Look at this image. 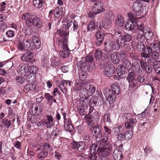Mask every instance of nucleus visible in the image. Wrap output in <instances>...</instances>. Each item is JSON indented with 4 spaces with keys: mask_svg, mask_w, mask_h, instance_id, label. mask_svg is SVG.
Wrapping results in <instances>:
<instances>
[{
    "mask_svg": "<svg viewBox=\"0 0 160 160\" xmlns=\"http://www.w3.org/2000/svg\"><path fill=\"white\" fill-rule=\"evenodd\" d=\"M121 30V59L122 62V65L126 68H128L130 66V62L127 57L128 56V52L131 51V49L129 43L132 40V36L127 33L122 34Z\"/></svg>",
    "mask_w": 160,
    "mask_h": 160,
    "instance_id": "obj_1",
    "label": "nucleus"
},
{
    "mask_svg": "<svg viewBox=\"0 0 160 160\" xmlns=\"http://www.w3.org/2000/svg\"><path fill=\"white\" fill-rule=\"evenodd\" d=\"M22 18L26 21V25L29 27L35 26L38 28H41L42 26V23L41 20L35 15L26 13L22 15ZM23 31L26 35H30L31 33L30 28L27 29L25 28Z\"/></svg>",
    "mask_w": 160,
    "mask_h": 160,
    "instance_id": "obj_2",
    "label": "nucleus"
},
{
    "mask_svg": "<svg viewBox=\"0 0 160 160\" xmlns=\"http://www.w3.org/2000/svg\"><path fill=\"white\" fill-rule=\"evenodd\" d=\"M121 110L122 112H121V121L122 120L125 122L124 124L125 128L127 129L133 128L137 123L136 114L134 113L133 115H132L124 110L122 111V109H121Z\"/></svg>",
    "mask_w": 160,
    "mask_h": 160,
    "instance_id": "obj_3",
    "label": "nucleus"
},
{
    "mask_svg": "<svg viewBox=\"0 0 160 160\" xmlns=\"http://www.w3.org/2000/svg\"><path fill=\"white\" fill-rule=\"evenodd\" d=\"M122 64V60H121V76L127 74L128 72V75L126 79L129 83V85L131 86L132 88L136 87L137 83L136 80L135 79V74L132 70L129 72L131 68V63L130 62V66L128 68H126L124 66H123Z\"/></svg>",
    "mask_w": 160,
    "mask_h": 160,
    "instance_id": "obj_4",
    "label": "nucleus"
},
{
    "mask_svg": "<svg viewBox=\"0 0 160 160\" xmlns=\"http://www.w3.org/2000/svg\"><path fill=\"white\" fill-rule=\"evenodd\" d=\"M137 18L129 19L125 23L123 21L122 17L121 15V28L123 30H127L128 32H133L135 30V24Z\"/></svg>",
    "mask_w": 160,
    "mask_h": 160,
    "instance_id": "obj_5",
    "label": "nucleus"
},
{
    "mask_svg": "<svg viewBox=\"0 0 160 160\" xmlns=\"http://www.w3.org/2000/svg\"><path fill=\"white\" fill-rule=\"evenodd\" d=\"M76 87L78 90L83 89L88 96L92 95L95 91V88L92 86L85 82H80L76 85Z\"/></svg>",
    "mask_w": 160,
    "mask_h": 160,
    "instance_id": "obj_6",
    "label": "nucleus"
},
{
    "mask_svg": "<svg viewBox=\"0 0 160 160\" xmlns=\"http://www.w3.org/2000/svg\"><path fill=\"white\" fill-rule=\"evenodd\" d=\"M103 5L101 2H98L95 3L93 7L92 12L88 14L89 17L92 18L99 13L104 12L105 10L103 7Z\"/></svg>",
    "mask_w": 160,
    "mask_h": 160,
    "instance_id": "obj_7",
    "label": "nucleus"
},
{
    "mask_svg": "<svg viewBox=\"0 0 160 160\" xmlns=\"http://www.w3.org/2000/svg\"><path fill=\"white\" fill-rule=\"evenodd\" d=\"M86 65V63L82 61H79L77 63V67L81 69L79 72V78L81 80H84L87 77L86 69L87 68L85 67Z\"/></svg>",
    "mask_w": 160,
    "mask_h": 160,
    "instance_id": "obj_8",
    "label": "nucleus"
},
{
    "mask_svg": "<svg viewBox=\"0 0 160 160\" xmlns=\"http://www.w3.org/2000/svg\"><path fill=\"white\" fill-rule=\"evenodd\" d=\"M28 40L27 43L28 44V47L27 49H29L30 48L31 49L35 48L39 49L40 46V42L39 41V38L33 36L31 40Z\"/></svg>",
    "mask_w": 160,
    "mask_h": 160,
    "instance_id": "obj_9",
    "label": "nucleus"
},
{
    "mask_svg": "<svg viewBox=\"0 0 160 160\" xmlns=\"http://www.w3.org/2000/svg\"><path fill=\"white\" fill-rule=\"evenodd\" d=\"M29 65L27 64H21L17 68V72L19 75L25 76L28 74Z\"/></svg>",
    "mask_w": 160,
    "mask_h": 160,
    "instance_id": "obj_10",
    "label": "nucleus"
},
{
    "mask_svg": "<svg viewBox=\"0 0 160 160\" xmlns=\"http://www.w3.org/2000/svg\"><path fill=\"white\" fill-rule=\"evenodd\" d=\"M46 118V120H42V123L43 125H45L47 128H51L53 126L54 119L53 117L51 115H47Z\"/></svg>",
    "mask_w": 160,
    "mask_h": 160,
    "instance_id": "obj_11",
    "label": "nucleus"
},
{
    "mask_svg": "<svg viewBox=\"0 0 160 160\" xmlns=\"http://www.w3.org/2000/svg\"><path fill=\"white\" fill-rule=\"evenodd\" d=\"M33 54L31 52H27L23 54L21 57V58L22 61L27 62H33Z\"/></svg>",
    "mask_w": 160,
    "mask_h": 160,
    "instance_id": "obj_12",
    "label": "nucleus"
},
{
    "mask_svg": "<svg viewBox=\"0 0 160 160\" xmlns=\"http://www.w3.org/2000/svg\"><path fill=\"white\" fill-rule=\"evenodd\" d=\"M131 130H129L125 132L124 133L122 132L121 133V142L122 140H123V138L125 140H128L130 139L132 137V132H133L134 128Z\"/></svg>",
    "mask_w": 160,
    "mask_h": 160,
    "instance_id": "obj_13",
    "label": "nucleus"
},
{
    "mask_svg": "<svg viewBox=\"0 0 160 160\" xmlns=\"http://www.w3.org/2000/svg\"><path fill=\"white\" fill-rule=\"evenodd\" d=\"M96 38V43L97 45H100L102 42L104 38V34L103 32L99 31H97L95 34Z\"/></svg>",
    "mask_w": 160,
    "mask_h": 160,
    "instance_id": "obj_14",
    "label": "nucleus"
},
{
    "mask_svg": "<svg viewBox=\"0 0 160 160\" xmlns=\"http://www.w3.org/2000/svg\"><path fill=\"white\" fill-rule=\"evenodd\" d=\"M73 148L79 152L82 151L85 147V144L84 142H80L78 143L73 142L72 143Z\"/></svg>",
    "mask_w": 160,
    "mask_h": 160,
    "instance_id": "obj_15",
    "label": "nucleus"
},
{
    "mask_svg": "<svg viewBox=\"0 0 160 160\" xmlns=\"http://www.w3.org/2000/svg\"><path fill=\"white\" fill-rule=\"evenodd\" d=\"M104 93L107 100L110 103H112L114 101L115 96L114 95L111 93V92L109 90L104 91Z\"/></svg>",
    "mask_w": 160,
    "mask_h": 160,
    "instance_id": "obj_16",
    "label": "nucleus"
},
{
    "mask_svg": "<svg viewBox=\"0 0 160 160\" xmlns=\"http://www.w3.org/2000/svg\"><path fill=\"white\" fill-rule=\"evenodd\" d=\"M150 46L149 45L147 47V49L148 54H151V52L153 51H157L160 50V48L158 45H157L154 43H150Z\"/></svg>",
    "mask_w": 160,
    "mask_h": 160,
    "instance_id": "obj_17",
    "label": "nucleus"
},
{
    "mask_svg": "<svg viewBox=\"0 0 160 160\" xmlns=\"http://www.w3.org/2000/svg\"><path fill=\"white\" fill-rule=\"evenodd\" d=\"M114 71V68L112 65H108L105 69L104 73L107 76L110 77L113 75Z\"/></svg>",
    "mask_w": 160,
    "mask_h": 160,
    "instance_id": "obj_18",
    "label": "nucleus"
},
{
    "mask_svg": "<svg viewBox=\"0 0 160 160\" xmlns=\"http://www.w3.org/2000/svg\"><path fill=\"white\" fill-rule=\"evenodd\" d=\"M135 46L136 47L137 50L138 51H142L145 52L147 49V46L145 45L142 41H141L139 42L136 43Z\"/></svg>",
    "mask_w": 160,
    "mask_h": 160,
    "instance_id": "obj_19",
    "label": "nucleus"
},
{
    "mask_svg": "<svg viewBox=\"0 0 160 160\" xmlns=\"http://www.w3.org/2000/svg\"><path fill=\"white\" fill-rule=\"evenodd\" d=\"M135 20L136 22V23L135 24V29L139 30L143 33L144 32L145 29L143 25L142 24V22L139 21V19L137 18L136 20Z\"/></svg>",
    "mask_w": 160,
    "mask_h": 160,
    "instance_id": "obj_20",
    "label": "nucleus"
},
{
    "mask_svg": "<svg viewBox=\"0 0 160 160\" xmlns=\"http://www.w3.org/2000/svg\"><path fill=\"white\" fill-rule=\"evenodd\" d=\"M39 149L42 151L47 152L48 151H51L52 148L50 144L46 143L41 145Z\"/></svg>",
    "mask_w": 160,
    "mask_h": 160,
    "instance_id": "obj_21",
    "label": "nucleus"
},
{
    "mask_svg": "<svg viewBox=\"0 0 160 160\" xmlns=\"http://www.w3.org/2000/svg\"><path fill=\"white\" fill-rule=\"evenodd\" d=\"M104 44L105 50L107 52H110L113 51V43L112 42H105Z\"/></svg>",
    "mask_w": 160,
    "mask_h": 160,
    "instance_id": "obj_22",
    "label": "nucleus"
},
{
    "mask_svg": "<svg viewBox=\"0 0 160 160\" xmlns=\"http://www.w3.org/2000/svg\"><path fill=\"white\" fill-rule=\"evenodd\" d=\"M25 88L27 91H36L38 87L36 84H28L25 86Z\"/></svg>",
    "mask_w": 160,
    "mask_h": 160,
    "instance_id": "obj_23",
    "label": "nucleus"
},
{
    "mask_svg": "<svg viewBox=\"0 0 160 160\" xmlns=\"http://www.w3.org/2000/svg\"><path fill=\"white\" fill-rule=\"evenodd\" d=\"M111 59L113 63L115 64H118L119 63V57L118 55L115 53H113L112 54Z\"/></svg>",
    "mask_w": 160,
    "mask_h": 160,
    "instance_id": "obj_24",
    "label": "nucleus"
},
{
    "mask_svg": "<svg viewBox=\"0 0 160 160\" xmlns=\"http://www.w3.org/2000/svg\"><path fill=\"white\" fill-rule=\"evenodd\" d=\"M101 127L100 126L98 125L96 127H94L92 131V133L93 135H95L97 134V135H99V138H101L102 134L100 132V130Z\"/></svg>",
    "mask_w": 160,
    "mask_h": 160,
    "instance_id": "obj_25",
    "label": "nucleus"
},
{
    "mask_svg": "<svg viewBox=\"0 0 160 160\" xmlns=\"http://www.w3.org/2000/svg\"><path fill=\"white\" fill-rule=\"evenodd\" d=\"M32 112L33 114L35 115H38L40 114L41 112L40 107L37 105H33L32 106Z\"/></svg>",
    "mask_w": 160,
    "mask_h": 160,
    "instance_id": "obj_26",
    "label": "nucleus"
},
{
    "mask_svg": "<svg viewBox=\"0 0 160 160\" xmlns=\"http://www.w3.org/2000/svg\"><path fill=\"white\" fill-rule=\"evenodd\" d=\"M28 40H26L24 41L23 43L20 41L19 42L18 46L20 50L22 51L25 48H27V47H28V44L27 43V42H28Z\"/></svg>",
    "mask_w": 160,
    "mask_h": 160,
    "instance_id": "obj_27",
    "label": "nucleus"
},
{
    "mask_svg": "<svg viewBox=\"0 0 160 160\" xmlns=\"http://www.w3.org/2000/svg\"><path fill=\"white\" fill-rule=\"evenodd\" d=\"M152 66L155 72L160 69V60H154L152 62Z\"/></svg>",
    "mask_w": 160,
    "mask_h": 160,
    "instance_id": "obj_28",
    "label": "nucleus"
},
{
    "mask_svg": "<svg viewBox=\"0 0 160 160\" xmlns=\"http://www.w3.org/2000/svg\"><path fill=\"white\" fill-rule=\"evenodd\" d=\"M85 119L88 122V125L90 129H92L94 127L95 124L92 122V118L88 116H86L85 117Z\"/></svg>",
    "mask_w": 160,
    "mask_h": 160,
    "instance_id": "obj_29",
    "label": "nucleus"
},
{
    "mask_svg": "<svg viewBox=\"0 0 160 160\" xmlns=\"http://www.w3.org/2000/svg\"><path fill=\"white\" fill-rule=\"evenodd\" d=\"M43 1L42 0H33V4L37 8H39L42 6Z\"/></svg>",
    "mask_w": 160,
    "mask_h": 160,
    "instance_id": "obj_30",
    "label": "nucleus"
},
{
    "mask_svg": "<svg viewBox=\"0 0 160 160\" xmlns=\"http://www.w3.org/2000/svg\"><path fill=\"white\" fill-rule=\"evenodd\" d=\"M109 146V144H107L104 147L101 149V152L104 155H108V154H109V153H108L109 152L107 151V150H109L110 149Z\"/></svg>",
    "mask_w": 160,
    "mask_h": 160,
    "instance_id": "obj_31",
    "label": "nucleus"
},
{
    "mask_svg": "<svg viewBox=\"0 0 160 160\" xmlns=\"http://www.w3.org/2000/svg\"><path fill=\"white\" fill-rule=\"evenodd\" d=\"M71 81L67 80H62L61 82V85L63 86L64 88L65 89H66L68 87L71 86Z\"/></svg>",
    "mask_w": 160,
    "mask_h": 160,
    "instance_id": "obj_32",
    "label": "nucleus"
},
{
    "mask_svg": "<svg viewBox=\"0 0 160 160\" xmlns=\"http://www.w3.org/2000/svg\"><path fill=\"white\" fill-rule=\"evenodd\" d=\"M151 58L153 60L157 61L159 59L160 54L159 52L153 51L151 52Z\"/></svg>",
    "mask_w": 160,
    "mask_h": 160,
    "instance_id": "obj_33",
    "label": "nucleus"
},
{
    "mask_svg": "<svg viewBox=\"0 0 160 160\" xmlns=\"http://www.w3.org/2000/svg\"><path fill=\"white\" fill-rule=\"evenodd\" d=\"M28 71V74L30 73L34 74L38 72V69L35 66H32L31 67H29V66Z\"/></svg>",
    "mask_w": 160,
    "mask_h": 160,
    "instance_id": "obj_34",
    "label": "nucleus"
},
{
    "mask_svg": "<svg viewBox=\"0 0 160 160\" xmlns=\"http://www.w3.org/2000/svg\"><path fill=\"white\" fill-rule=\"evenodd\" d=\"M102 52L100 48L97 49L95 51V57L96 59H99L100 58L102 55Z\"/></svg>",
    "mask_w": 160,
    "mask_h": 160,
    "instance_id": "obj_35",
    "label": "nucleus"
},
{
    "mask_svg": "<svg viewBox=\"0 0 160 160\" xmlns=\"http://www.w3.org/2000/svg\"><path fill=\"white\" fill-rule=\"evenodd\" d=\"M69 54V52L68 50H62L60 52V56L63 58H66L68 57Z\"/></svg>",
    "mask_w": 160,
    "mask_h": 160,
    "instance_id": "obj_36",
    "label": "nucleus"
},
{
    "mask_svg": "<svg viewBox=\"0 0 160 160\" xmlns=\"http://www.w3.org/2000/svg\"><path fill=\"white\" fill-rule=\"evenodd\" d=\"M26 78L27 80L30 82H33L35 78V74L29 73L28 75Z\"/></svg>",
    "mask_w": 160,
    "mask_h": 160,
    "instance_id": "obj_37",
    "label": "nucleus"
},
{
    "mask_svg": "<svg viewBox=\"0 0 160 160\" xmlns=\"http://www.w3.org/2000/svg\"><path fill=\"white\" fill-rule=\"evenodd\" d=\"M58 34L62 37H65L64 38H66V37L68 34V31L64 30H63L60 29L59 31H58Z\"/></svg>",
    "mask_w": 160,
    "mask_h": 160,
    "instance_id": "obj_38",
    "label": "nucleus"
},
{
    "mask_svg": "<svg viewBox=\"0 0 160 160\" xmlns=\"http://www.w3.org/2000/svg\"><path fill=\"white\" fill-rule=\"evenodd\" d=\"M47 155L48 152H47L42 151L38 154V157L39 159L42 160L47 156Z\"/></svg>",
    "mask_w": 160,
    "mask_h": 160,
    "instance_id": "obj_39",
    "label": "nucleus"
},
{
    "mask_svg": "<svg viewBox=\"0 0 160 160\" xmlns=\"http://www.w3.org/2000/svg\"><path fill=\"white\" fill-rule=\"evenodd\" d=\"M95 27V23L94 21L90 22L88 25V30L92 31Z\"/></svg>",
    "mask_w": 160,
    "mask_h": 160,
    "instance_id": "obj_40",
    "label": "nucleus"
},
{
    "mask_svg": "<svg viewBox=\"0 0 160 160\" xmlns=\"http://www.w3.org/2000/svg\"><path fill=\"white\" fill-rule=\"evenodd\" d=\"M95 64L93 62L88 63V64L86 65L85 67L87 68L86 69V71L88 69L89 72L92 71L94 68Z\"/></svg>",
    "mask_w": 160,
    "mask_h": 160,
    "instance_id": "obj_41",
    "label": "nucleus"
},
{
    "mask_svg": "<svg viewBox=\"0 0 160 160\" xmlns=\"http://www.w3.org/2000/svg\"><path fill=\"white\" fill-rule=\"evenodd\" d=\"M113 92L116 94H119L120 92V89L116 85L114 84L112 86Z\"/></svg>",
    "mask_w": 160,
    "mask_h": 160,
    "instance_id": "obj_42",
    "label": "nucleus"
},
{
    "mask_svg": "<svg viewBox=\"0 0 160 160\" xmlns=\"http://www.w3.org/2000/svg\"><path fill=\"white\" fill-rule=\"evenodd\" d=\"M148 114V112L146 109L145 110L140 114H138L137 115L138 118H142L145 116H146Z\"/></svg>",
    "mask_w": 160,
    "mask_h": 160,
    "instance_id": "obj_43",
    "label": "nucleus"
},
{
    "mask_svg": "<svg viewBox=\"0 0 160 160\" xmlns=\"http://www.w3.org/2000/svg\"><path fill=\"white\" fill-rule=\"evenodd\" d=\"M153 68L151 65L148 64V66L146 68V69L145 70L146 72L148 75L149 74L151 73L152 72Z\"/></svg>",
    "mask_w": 160,
    "mask_h": 160,
    "instance_id": "obj_44",
    "label": "nucleus"
},
{
    "mask_svg": "<svg viewBox=\"0 0 160 160\" xmlns=\"http://www.w3.org/2000/svg\"><path fill=\"white\" fill-rule=\"evenodd\" d=\"M2 123L4 126L6 128H8L11 125L10 122L6 118L3 120Z\"/></svg>",
    "mask_w": 160,
    "mask_h": 160,
    "instance_id": "obj_45",
    "label": "nucleus"
},
{
    "mask_svg": "<svg viewBox=\"0 0 160 160\" xmlns=\"http://www.w3.org/2000/svg\"><path fill=\"white\" fill-rule=\"evenodd\" d=\"M113 156L115 160H120V158H119L120 154L118 151L117 150H114L113 151Z\"/></svg>",
    "mask_w": 160,
    "mask_h": 160,
    "instance_id": "obj_46",
    "label": "nucleus"
},
{
    "mask_svg": "<svg viewBox=\"0 0 160 160\" xmlns=\"http://www.w3.org/2000/svg\"><path fill=\"white\" fill-rule=\"evenodd\" d=\"M51 61V65L53 67H56V66H58L60 65L58 61V60H55L54 59L52 58Z\"/></svg>",
    "mask_w": 160,
    "mask_h": 160,
    "instance_id": "obj_47",
    "label": "nucleus"
},
{
    "mask_svg": "<svg viewBox=\"0 0 160 160\" xmlns=\"http://www.w3.org/2000/svg\"><path fill=\"white\" fill-rule=\"evenodd\" d=\"M62 10L63 8H60L58 11H57L56 13L54 14V16L55 18H58L62 14Z\"/></svg>",
    "mask_w": 160,
    "mask_h": 160,
    "instance_id": "obj_48",
    "label": "nucleus"
},
{
    "mask_svg": "<svg viewBox=\"0 0 160 160\" xmlns=\"http://www.w3.org/2000/svg\"><path fill=\"white\" fill-rule=\"evenodd\" d=\"M103 119L104 121V122H110L111 119L108 113H107L104 114Z\"/></svg>",
    "mask_w": 160,
    "mask_h": 160,
    "instance_id": "obj_49",
    "label": "nucleus"
},
{
    "mask_svg": "<svg viewBox=\"0 0 160 160\" xmlns=\"http://www.w3.org/2000/svg\"><path fill=\"white\" fill-rule=\"evenodd\" d=\"M23 76H18L16 77V79L17 81L20 83H22L24 81V78L23 77Z\"/></svg>",
    "mask_w": 160,
    "mask_h": 160,
    "instance_id": "obj_50",
    "label": "nucleus"
},
{
    "mask_svg": "<svg viewBox=\"0 0 160 160\" xmlns=\"http://www.w3.org/2000/svg\"><path fill=\"white\" fill-rule=\"evenodd\" d=\"M92 57L90 56H87L86 58V62L82 61L83 62H85L86 63V65L88 64V63H90L92 62Z\"/></svg>",
    "mask_w": 160,
    "mask_h": 160,
    "instance_id": "obj_51",
    "label": "nucleus"
},
{
    "mask_svg": "<svg viewBox=\"0 0 160 160\" xmlns=\"http://www.w3.org/2000/svg\"><path fill=\"white\" fill-rule=\"evenodd\" d=\"M105 15L106 18H107V19H108V20H109V22L110 23V20H109L113 18V15L112 12H107L105 13Z\"/></svg>",
    "mask_w": 160,
    "mask_h": 160,
    "instance_id": "obj_52",
    "label": "nucleus"
},
{
    "mask_svg": "<svg viewBox=\"0 0 160 160\" xmlns=\"http://www.w3.org/2000/svg\"><path fill=\"white\" fill-rule=\"evenodd\" d=\"M44 97L45 98L49 101H51L53 98V97L52 96H50L48 93H46Z\"/></svg>",
    "mask_w": 160,
    "mask_h": 160,
    "instance_id": "obj_53",
    "label": "nucleus"
},
{
    "mask_svg": "<svg viewBox=\"0 0 160 160\" xmlns=\"http://www.w3.org/2000/svg\"><path fill=\"white\" fill-rule=\"evenodd\" d=\"M140 64L141 68L143 70H145L146 69V68L148 65V64H147L145 62L143 61H141L140 62Z\"/></svg>",
    "mask_w": 160,
    "mask_h": 160,
    "instance_id": "obj_54",
    "label": "nucleus"
},
{
    "mask_svg": "<svg viewBox=\"0 0 160 160\" xmlns=\"http://www.w3.org/2000/svg\"><path fill=\"white\" fill-rule=\"evenodd\" d=\"M64 126L66 127V129L69 132H71L73 129V127L70 124H67L66 123Z\"/></svg>",
    "mask_w": 160,
    "mask_h": 160,
    "instance_id": "obj_55",
    "label": "nucleus"
},
{
    "mask_svg": "<svg viewBox=\"0 0 160 160\" xmlns=\"http://www.w3.org/2000/svg\"><path fill=\"white\" fill-rule=\"evenodd\" d=\"M61 69L62 72L66 73L68 72V66H64L62 67Z\"/></svg>",
    "mask_w": 160,
    "mask_h": 160,
    "instance_id": "obj_56",
    "label": "nucleus"
},
{
    "mask_svg": "<svg viewBox=\"0 0 160 160\" xmlns=\"http://www.w3.org/2000/svg\"><path fill=\"white\" fill-rule=\"evenodd\" d=\"M132 66L135 69H138L140 68L139 63L138 62H134L133 63V64L132 65Z\"/></svg>",
    "mask_w": 160,
    "mask_h": 160,
    "instance_id": "obj_57",
    "label": "nucleus"
},
{
    "mask_svg": "<svg viewBox=\"0 0 160 160\" xmlns=\"http://www.w3.org/2000/svg\"><path fill=\"white\" fill-rule=\"evenodd\" d=\"M67 38H64L63 43L62 45V47L63 48L65 49V50H67V48L68 47L67 45Z\"/></svg>",
    "mask_w": 160,
    "mask_h": 160,
    "instance_id": "obj_58",
    "label": "nucleus"
},
{
    "mask_svg": "<svg viewBox=\"0 0 160 160\" xmlns=\"http://www.w3.org/2000/svg\"><path fill=\"white\" fill-rule=\"evenodd\" d=\"M6 34L9 37H12L14 36V32L12 30H9L6 32Z\"/></svg>",
    "mask_w": 160,
    "mask_h": 160,
    "instance_id": "obj_59",
    "label": "nucleus"
},
{
    "mask_svg": "<svg viewBox=\"0 0 160 160\" xmlns=\"http://www.w3.org/2000/svg\"><path fill=\"white\" fill-rule=\"evenodd\" d=\"M54 157L57 160H59L61 158L62 156L60 153L58 152H55V154L54 155Z\"/></svg>",
    "mask_w": 160,
    "mask_h": 160,
    "instance_id": "obj_60",
    "label": "nucleus"
},
{
    "mask_svg": "<svg viewBox=\"0 0 160 160\" xmlns=\"http://www.w3.org/2000/svg\"><path fill=\"white\" fill-rule=\"evenodd\" d=\"M153 59L152 58H151L149 56L147 59H145V61L146 63H152Z\"/></svg>",
    "mask_w": 160,
    "mask_h": 160,
    "instance_id": "obj_61",
    "label": "nucleus"
},
{
    "mask_svg": "<svg viewBox=\"0 0 160 160\" xmlns=\"http://www.w3.org/2000/svg\"><path fill=\"white\" fill-rule=\"evenodd\" d=\"M73 30H77L78 28V22L76 21H74L73 22Z\"/></svg>",
    "mask_w": 160,
    "mask_h": 160,
    "instance_id": "obj_62",
    "label": "nucleus"
},
{
    "mask_svg": "<svg viewBox=\"0 0 160 160\" xmlns=\"http://www.w3.org/2000/svg\"><path fill=\"white\" fill-rule=\"evenodd\" d=\"M6 5V3L4 2H3L2 3V4L1 5V7L0 9V11L1 12H3L4 11L6 8V7H5V5Z\"/></svg>",
    "mask_w": 160,
    "mask_h": 160,
    "instance_id": "obj_63",
    "label": "nucleus"
},
{
    "mask_svg": "<svg viewBox=\"0 0 160 160\" xmlns=\"http://www.w3.org/2000/svg\"><path fill=\"white\" fill-rule=\"evenodd\" d=\"M48 61L46 58H44L42 62V65L44 67H46L48 64Z\"/></svg>",
    "mask_w": 160,
    "mask_h": 160,
    "instance_id": "obj_64",
    "label": "nucleus"
}]
</instances>
